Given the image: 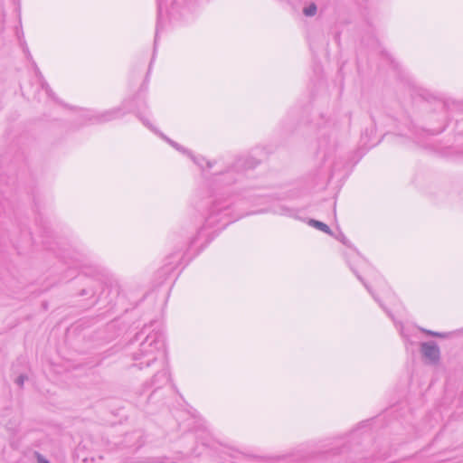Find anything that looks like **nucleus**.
I'll list each match as a JSON object with an SVG mask.
<instances>
[{
    "label": "nucleus",
    "mask_w": 463,
    "mask_h": 463,
    "mask_svg": "<svg viewBox=\"0 0 463 463\" xmlns=\"http://www.w3.org/2000/svg\"><path fill=\"white\" fill-rule=\"evenodd\" d=\"M151 327L145 326L139 333L146 337L132 357L138 369H150L153 373L150 385L158 388L169 381V372L164 335L159 329L151 330Z\"/></svg>",
    "instance_id": "nucleus-1"
},
{
    "label": "nucleus",
    "mask_w": 463,
    "mask_h": 463,
    "mask_svg": "<svg viewBox=\"0 0 463 463\" xmlns=\"http://www.w3.org/2000/svg\"><path fill=\"white\" fill-rule=\"evenodd\" d=\"M420 349L423 356L430 363L436 364L440 357V351L435 342H424L420 345Z\"/></svg>",
    "instance_id": "nucleus-2"
},
{
    "label": "nucleus",
    "mask_w": 463,
    "mask_h": 463,
    "mask_svg": "<svg viewBox=\"0 0 463 463\" xmlns=\"http://www.w3.org/2000/svg\"><path fill=\"white\" fill-rule=\"evenodd\" d=\"M120 115L121 109L117 108L104 111L102 113L94 114L89 119L92 123H105L117 118Z\"/></svg>",
    "instance_id": "nucleus-3"
},
{
    "label": "nucleus",
    "mask_w": 463,
    "mask_h": 463,
    "mask_svg": "<svg viewBox=\"0 0 463 463\" xmlns=\"http://www.w3.org/2000/svg\"><path fill=\"white\" fill-rule=\"evenodd\" d=\"M258 162L252 157L239 158L235 163V167L238 170H245L254 167Z\"/></svg>",
    "instance_id": "nucleus-4"
},
{
    "label": "nucleus",
    "mask_w": 463,
    "mask_h": 463,
    "mask_svg": "<svg viewBox=\"0 0 463 463\" xmlns=\"http://www.w3.org/2000/svg\"><path fill=\"white\" fill-rule=\"evenodd\" d=\"M309 224L311 226H313V227H315V228H317V229H318V230L326 232V233H327V234H331L332 233L330 228L326 223H324L322 222L311 219L309 221Z\"/></svg>",
    "instance_id": "nucleus-5"
},
{
    "label": "nucleus",
    "mask_w": 463,
    "mask_h": 463,
    "mask_svg": "<svg viewBox=\"0 0 463 463\" xmlns=\"http://www.w3.org/2000/svg\"><path fill=\"white\" fill-rule=\"evenodd\" d=\"M317 9V5L315 4H311L304 8L303 13L306 16H313L316 14Z\"/></svg>",
    "instance_id": "nucleus-6"
},
{
    "label": "nucleus",
    "mask_w": 463,
    "mask_h": 463,
    "mask_svg": "<svg viewBox=\"0 0 463 463\" xmlns=\"http://www.w3.org/2000/svg\"><path fill=\"white\" fill-rule=\"evenodd\" d=\"M421 331L424 332L425 334H427L428 335H431V336H436V337H446L447 336V334L434 332L431 330L421 329Z\"/></svg>",
    "instance_id": "nucleus-7"
},
{
    "label": "nucleus",
    "mask_w": 463,
    "mask_h": 463,
    "mask_svg": "<svg viewBox=\"0 0 463 463\" xmlns=\"http://www.w3.org/2000/svg\"><path fill=\"white\" fill-rule=\"evenodd\" d=\"M34 457L36 458L37 463H50V461L38 451L34 452Z\"/></svg>",
    "instance_id": "nucleus-8"
},
{
    "label": "nucleus",
    "mask_w": 463,
    "mask_h": 463,
    "mask_svg": "<svg viewBox=\"0 0 463 463\" xmlns=\"http://www.w3.org/2000/svg\"><path fill=\"white\" fill-rule=\"evenodd\" d=\"M27 380V376L24 375V374H21L19 375L16 380H15V383L19 386V387H23L24 386V382Z\"/></svg>",
    "instance_id": "nucleus-9"
},
{
    "label": "nucleus",
    "mask_w": 463,
    "mask_h": 463,
    "mask_svg": "<svg viewBox=\"0 0 463 463\" xmlns=\"http://www.w3.org/2000/svg\"><path fill=\"white\" fill-rule=\"evenodd\" d=\"M149 463H174L167 458H153Z\"/></svg>",
    "instance_id": "nucleus-10"
},
{
    "label": "nucleus",
    "mask_w": 463,
    "mask_h": 463,
    "mask_svg": "<svg viewBox=\"0 0 463 463\" xmlns=\"http://www.w3.org/2000/svg\"><path fill=\"white\" fill-rule=\"evenodd\" d=\"M43 89L45 90L46 94L50 97H52V90L50 89L49 85L46 82H42Z\"/></svg>",
    "instance_id": "nucleus-11"
},
{
    "label": "nucleus",
    "mask_w": 463,
    "mask_h": 463,
    "mask_svg": "<svg viewBox=\"0 0 463 463\" xmlns=\"http://www.w3.org/2000/svg\"><path fill=\"white\" fill-rule=\"evenodd\" d=\"M165 139L167 140V142H168L169 144H171L174 147H175L176 149H181V147L178 146V144H176L175 142H174V141H172V140H170V139H168V138H166V137H165Z\"/></svg>",
    "instance_id": "nucleus-12"
},
{
    "label": "nucleus",
    "mask_w": 463,
    "mask_h": 463,
    "mask_svg": "<svg viewBox=\"0 0 463 463\" xmlns=\"http://www.w3.org/2000/svg\"><path fill=\"white\" fill-rule=\"evenodd\" d=\"M158 3V16L161 15L163 0H157Z\"/></svg>",
    "instance_id": "nucleus-13"
},
{
    "label": "nucleus",
    "mask_w": 463,
    "mask_h": 463,
    "mask_svg": "<svg viewBox=\"0 0 463 463\" xmlns=\"http://www.w3.org/2000/svg\"><path fill=\"white\" fill-rule=\"evenodd\" d=\"M356 276H357L358 279H360V280L364 284V286L366 287V288H367L368 290H370V288H369V287L367 286V284H366V283H364V282L363 281V279H362L359 275H356Z\"/></svg>",
    "instance_id": "nucleus-14"
},
{
    "label": "nucleus",
    "mask_w": 463,
    "mask_h": 463,
    "mask_svg": "<svg viewBox=\"0 0 463 463\" xmlns=\"http://www.w3.org/2000/svg\"><path fill=\"white\" fill-rule=\"evenodd\" d=\"M157 34H158V27L156 28V39H155V44L157 42Z\"/></svg>",
    "instance_id": "nucleus-15"
},
{
    "label": "nucleus",
    "mask_w": 463,
    "mask_h": 463,
    "mask_svg": "<svg viewBox=\"0 0 463 463\" xmlns=\"http://www.w3.org/2000/svg\"><path fill=\"white\" fill-rule=\"evenodd\" d=\"M342 242L346 244V239L345 236H342V239H341Z\"/></svg>",
    "instance_id": "nucleus-16"
}]
</instances>
